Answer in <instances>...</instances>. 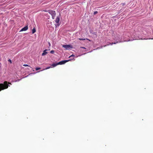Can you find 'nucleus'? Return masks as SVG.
<instances>
[{
  "mask_svg": "<svg viewBox=\"0 0 153 153\" xmlns=\"http://www.w3.org/2000/svg\"><path fill=\"white\" fill-rule=\"evenodd\" d=\"M48 13L51 14V15H53L56 14L55 11L52 10H48Z\"/></svg>",
  "mask_w": 153,
  "mask_h": 153,
  "instance_id": "4",
  "label": "nucleus"
},
{
  "mask_svg": "<svg viewBox=\"0 0 153 153\" xmlns=\"http://www.w3.org/2000/svg\"><path fill=\"white\" fill-rule=\"evenodd\" d=\"M113 44H116V43H111L110 44L111 45H112Z\"/></svg>",
  "mask_w": 153,
  "mask_h": 153,
  "instance_id": "19",
  "label": "nucleus"
},
{
  "mask_svg": "<svg viewBox=\"0 0 153 153\" xmlns=\"http://www.w3.org/2000/svg\"><path fill=\"white\" fill-rule=\"evenodd\" d=\"M47 51V50L46 49L43 51V53L42 54V55L43 56H45L46 55L47 53V52H46V51Z\"/></svg>",
  "mask_w": 153,
  "mask_h": 153,
  "instance_id": "6",
  "label": "nucleus"
},
{
  "mask_svg": "<svg viewBox=\"0 0 153 153\" xmlns=\"http://www.w3.org/2000/svg\"><path fill=\"white\" fill-rule=\"evenodd\" d=\"M56 16V14L54 15H52V18L53 19H54L55 16Z\"/></svg>",
  "mask_w": 153,
  "mask_h": 153,
  "instance_id": "10",
  "label": "nucleus"
},
{
  "mask_svg": "<svg viewBox=\"0 0 153 153\" xmlns=\"http://www.w3.org/2000/svg\"><path fill=\"white\" fill-rule=\"evenodd\" d=\"M79 39L80 40H85V39L82 38H79Z\"/></svg>",
  "mask_w": 153,
  "mask_h": 153,
  "instance_id": "13",
  "label": "nucleus"
},
{
  "mask_svg": "<svg viewBox=\"0 0 153 153\" xmlns=\"http://www.w3.org/2000/svg\"><path fill=\"white\" fill-rule=\"evenodd\" d=\"M43 11H44L45 12H48V10H44Z\"/></svg>",
  "mask_w": 153,
  "mask_h": 153,
  "instance_id": "21",
  "label": "nucleus"
},
{
  "mask_svg": "<svg viewBox=\"0 0 153 153\" xmlns=\"http://www.w3.org/2000/svg\"><path fill=\"white\" fill-rule=\"evenodd\" d=\"M81 48H83V49H85V48L84 47H81Z\"/></svg>",
  "mask_w": 153,
  "mask_h": 153,
  "instance_id": "22",
  "label": "nucleus"
},
{
  "mask_svg": "<svg viewBox=\"0 0 153 153\" xmlns=\"http://www.w3.org/2000/svg\"><path fill=\"white\" fill-rule=\"evenodd\" d=\"M28 29V27L27 26H26L23 28L20 31H26Z\"/></svg>",
  "mask_w": 153,
  "mask_h": 153,
  "instance_id": "5",
  "label": "nucleus"
},
{
  "mask_svg": "<svg viewBox=\"0 0 153 153\" xmlns=\"http://www.w3.org/2000/svg\"><path fill=\"white\" fill-rule=\"evenodd\" d=\"M62 47L65 48L66 50H68L73 48L72 46L69 45H63Z\"/></svg>",
  "mask_w": 153,
  "mask_h": 153,
  "instance_id": "2",
  "label": "nucleus"
},
{
  "mask_svg": "<svg viewBox=\"0 0 153 153\" xmlns=\"http://www.w3.org/2000/svg\"><path fill=\"white\" fill-rule=\"evenodd\" d=\"M48 43V45H49V46H51V44L49 42Z\"/></svg>",
  "mask_w": 153,
  "mask_h": 153,
  "instance_id": "20",
  "label": "nucleus"
},
{
  "mask_svg": "<svg viewBox=\"0 0 153 153\" xmlns=\"http://www.w3.org/2000/svg\"><path fill=\"white\" fill-rule=\"evenodd\" d=\"M41 69V68H36V70H39V69Z\"/></svg>",
  "mask_w": 153,
  "mask_h": 153,
  "instance_id": "15",
  "label": "nucleus"
},
{
  "mask_svg": "<svg viewBox=\"0 0 153 153\" xmlns=\"http://www.w3.org/2000/svg\"><path fill=\"white\" fill-rule=\"evenodd\" d=\"M106 45H105L104 46V47H105V46H106Z\"/></svg>",
  "mask_w": 153,
  "mask_h": 153,
  "instance_id": "24",
  "label": "nucleus"
},
{
  "mask_svg": "<svg viewBox=\"0 0 153 153\" xmlns=\"http://www.w3.org/2000/svg\"><path fill=\"white\" fill-rule=\"evenodd\" d=\"M51 68V67H48L47 68H46L45 69V70L47 69H49V68ZM51 68H52V67H51ZM44 70H45V69Z\"/></svg>",
  "mask_w": 153,
  "mask_h": 153,
  "instance_id": "17",
  "label": "nucleus"
},
{
  "mask_svg": "<svg viewBox=\"0 0 153 153\" xmlns=\"http://www.w3.org/2000/svg\"><path fill=\"white\" fill-rule=\"evenodd\" d=\"M149 39H153V38Z\"/></svg>",
  "mask_w": 153,
  "mask_h": 153,
  "instance_id": "23",
  "label": "nucleus"
},
{
  "mask_svg": "<svg viewBox=\"0 0 153 153\" xmlns=\"http://www.w3.org/2000/svg\"><path fill=\"white\" fill-rule=\"evenodd\" d=\"M74 55L72 54V55H71V56H70L69 57V58H70V57H74Z\"/></svg>",
  "mask_w": 153,
  "mask_h": 153,
  "instance_id": "18",
  "label": "nucleus"
},
{
  "mask_svg": "<svg viewBox=\"0 0 153 153\" xmlns=\"http://www.w3.org/2000/svg\"><path fill=\"white\" fill-rule=\"evenodd\" d=\"M9 84L11 85V83L8 82L7 81H4L3 84L0 83V91L7 89L9 86Z\"/></svg>",
  "mask_w": 153,
  "mask_h": 153,
  "instance_id": "1",
  "label": "nucleus"
},
{
  "mask_svg": "<svg viewBox=\"0 0 153 153\" xmlns=\"http://www.w3.org/2000/svg\"><path fill=\"white\" fill-rule=\"evenodd\" d=\"M36 31V29L35 28H34L32 30V32L33 33H34Z\"/></svg>",
  "mask_w": 153,
  "mask_h": 153,
  "instance_id": "9",
  "label": "nucleus"
},
{
  "mask_svg": "<svg viewBox=\"0 0 153 153\" xmlns=\"http://www.w3.org/2000/svg\"><path fill=\"white\" fill-rule=\"evenodd\" d=\"M69 60H63L60 62H58V64L59 65H62L65 63L66 62H68Z\"/></svg>",
  "mask_w": 153,
  "mask_h": 153,
  "instance_id": "3",
  "label": "nucleus"
},
{
  "mask_svg": "<svg viewBox=\"0 0 153 153\" xmlns=\"http://www.w3.org/2000/svg\"><path fill=\"white\" fill-rule=\"evenodd\" d=\"M58 65V62L57 63H54L51 65V66H52L51 67H54L56 66H57Z\"/></svg>",
  "mask_w": 153,
  "mask_h": 153,
  "instance_id": "8",
  "label": "nucleus"
},
{
  "mask_svg": "<svg viewBox=\"0 0 153 153\" xmlns=\"http://www.w3.org/2000/svg\"><path fill=\"white\" fill-rule=\"evenodd\" d=\"M59 21V17H57L56 19L55 22L57 23H58Z\"/></svg>",
  "mask_w": 153,
  "mask_h": 153,
  "instance_id": "7",
  "label": "nucleus"
},
{
  "mask_svg": "<svg viewBox=\"0 0 153 153\" xmlns=\"http://www.w3.org/2000/svg\"><path fill=\"white\" fill-rule=\"evenodd\" d=\"M23 66H25V67H27V66L29 67V66L27 64H24L23 65Z\"/></svg>",
  "mask_w": 153,
  "mask_h": 153,
  "instance_id": "11",
  "label": "nucleus"
},
{
  "mask_svg": "<svg viewBox=\"0 0 153 153\" xmlns=\"http://www.w3.org/2000/svg\"><path fill=\"white\" fill-rule=\"evenodd\" d=\"M54 52V51L53 50H51L50 51V53H53Z\"/></svg>",
  "mask_w": 153,
  "mask_h": 153,
  "instance_id": "12",
  "label": "nucleus"
},
{
  "mask_svg": "<svg viewBox=\"0 0 153 153\" xmlns=\"http://www.w3.org/2000/svg\"><path fill=\"white\" fill-rule=\"evenodd\" d=\"M98 13V12L97 11H95L94 12V15H95Z\"/></svg>",
  "mask_w": 153,
  "mask_h": 153,
  "instance_id": "14",
  "label": "nucleus"
},
{
  "mask_svg": "<svg viewBox=\"0 0 153 153\" xmlns=\"http://www.w3.org/2000/svg\"><path fill=\"white\" fill-rule=\"evenodd\" d=\"M8 61L10 63H12V61H11V59H9L8 60Z\"/></svg>",
  "mask_w": 153,
  "mask_h": 153,
  "instance_id": "16",
  "label": "nucleus"
}]
</instances>
